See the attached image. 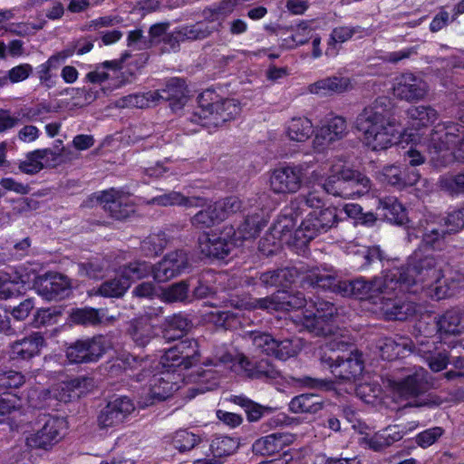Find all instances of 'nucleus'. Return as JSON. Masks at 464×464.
Wrapping results in <instances>:
<instances>
[{
    "mask_svg": "<svg viewBox=\"0 0 464 464\" xmlns=\"http://www.w3.org/2000/svg\"><path fill=\"white\" fill-rule=\"evenodd\" d=\"M157 95L158 93L154 92L140 94H130L117 100L115 102V106L119 108H148L156 104Z\"/></svg>",
    "mask_w": 464,
    "mask_h": 464,
    "instance_id": "43",
    "label": "nucleus"
},
{
    "mask_svg": "<svg viewBox=\"0 0 464 464\" xmlns=\"http://www.w3.org/2000/svg\"><path fill=\"white\" fill-rule=\"evenodd\" d=\"M343 198H350L367 193L371 188L370 179L359 171L343 169Z\"/></svg>",
    "mask_w": 464,
    "mask_h": 464,
    "instance_id": "30",
    "label": "nucleus"
},
{
    "mask_svg": "<svg viewBox=\"0 0 464 464\" xmlns=\"http://www.w3.org/2000/svg\"><path fill=\"white\" fill-rule=\"evenodd\" d=\"M439 331L446 334H459L464 332V314L459 309H450L437 322Z\"/></svg>",
    "mask_w": 464,
    "mask_h": 464,
    "instance_id": "35",
    "label": "nucleus"
},
{
    "mask_svg": "<svg viewBox=\"0 0 464 464\" xmlns=\"http://www.w3.org/2000/svg\"><path fill=\"white\" fill-rule=\"evenodd\" d=\"M132 401L126 397H117L100 411L97 416V425L100 430H108L121 425L134 411Z\"/></svg>",
    "mask_w": 464,
    "mask_h": 464,
    "instance_id": "14",
    "label": "nucleus"
},
{
    "mask_svg": "<svg viewBox=\"0 0 464 464\" xmlns=\"http://www.w3.org/2000/svg\"><path fill=\"white\" fill-rule=\"evenodd\" d=\"M245 337L252 343L255 351L285 361L296 354V346L291 339L276 340L271 334L262 332H246Z\"/></svg>",
    "mask_w": 464,
    "mask_h": 464,
    "instance_id": "12",
    "label": "nucleus"
},
{
    "mask_svg": "<svg viewBox=\"0 0 464 464\" xmlns=\"http://www.w3.org/2000/svg\"><path fill=\"white\" fill-rule=\"evenodd\" d=\"M189 285L187 281H179L164 288L160 299L168 304L189 303Z\"/></svg>",
    "mask_w": 464,
    "mask_h": 464,
    "instance_id": "44",
    "label": "nucleus"
},
{
    "mask_svg": "<svg viewBox=\"0 0 464 464\" xmlns=\"http://www.w3.org/2000/svg\"><path fill=\"white\" fill-rule=\"evenodd\" d=\"M240 441L237 438L228 436H217L210 444V450L215 457L219 459L234 454L239 448Z\"/></svg>",
    "mask_w": 464,
    "mask_h": 464,
    "instance_id": "45",
    "label": "nucleus"
},
{
    "mask_svg": "<svg viewBox=\"0 0 464 464\" xmlns=\"http://www.w3.org/2000/svg\"><path fill=\"white\" fill-rule=\"evenodd\" d=\"M347 134V124L343 117L329 120L316 132L313 140L314 148L323 151L336 140H342Z\"/></svg>",
    "mask_w": 464,
    "mask_h": 464,
    "instance_id": "20",
    "label": "nucleus"
},
{
    "mask_svg": "<svg viewBox=\"0 0 464 464\" xmlns=\"http://www.w3.org/2000/svg\"><path fill=\"white\" fill-rule=\"evenodd\" d=\"M294 441V436L289 433H272L257 439L252 445L256 455L270 456L282 450Z\"/></svg>",
    "mask_w": 464,
    "mask_h": 464,
    "instance_id": "24",
    "label": "nucleus"
},
{
    "mask_svg": "<svg viewBox=\"0 0 464 464\" xmlns=\"http://www.w3.org/2000/svg\"><path fill=\"white\" fill-rule=\"evenodd\" d=\"M130 286V282L121 275L119 277L103 282L97 289H93L94 295L104 297H121Z\"/></svg>",
    "mask_w": 464,
    "mask_h": 464,
    "instance_id": "41",
    "label": "nucleus"
},
{
    "mask_svg": "<svg viewBox=\"0 0 464 464\" xmlns=\"http://www.w3.org/2000/svg\"><path fill=\"white\" fill-rule=\"evenodd\" d=\"M214 205L221 221L228 218L230 215L239 211L242 207L241 201L237 197L226 198L222 201L217 202Z\"/></svg>",
    "mask_w": 464,
    "mask_h": 464,
    "instance_id": "56",
    "label": "nucleus"
},
{
    "mask_svg": "<svg viewBox=\"0 0 464 464\" xmlns=\"http://www.w3.org/2000/svg\"><path fill=\"white\" fill-rule=\"evenodd\" d=\"M98 199L102 208L115 219H125L134 213V206L129 196L113 188L103 191Z\"/></svg>",
    "mask_w": 464,
    "mask_h": 464,
    "instance_id": "19",
    "label": "nucleus"
},
{
    "mask_svg": "<svg viewBox=\"0 0 464 464\" xmlns=\"http://www.w3.org/2000/svg\"><path fill=\"white\" fill-rule=\"evenodd\" d=\"M151 316L147 313L130 323L128 333L137 346L145 347L156 337V329L150 323Z\"/></svg>",
    "mask_w": 464,
    "mask_h": 464,
    "instance_id": "27",
    "label": "nucleus"
},
{
    "mask_svg": "<svg viewBox=\"0 0 464 464\" xmlns=\"http://www.w3.org/2000/svg\"><path fill=\"white\" fill-rule=\"evenodd\" d=\"M378 210L390 222L403 224L407 219L406 210L395 197H384L378 200Z\"/></svg>",
    "mask_w": 464,
    "mask_h": 464,
    "instance_id": "34",
    "label": "nucleus"
},
{
    "mask_svg": "<svg viewBox=\"0 0 464 464\" xmlns=\"http://www.w3.org/2000/svg\"><path fill=\"white\" fill-rule=\"evenodd\" d=\"M338 223L337 209L326 208L314 210L295 229V237L300 244H306L321 233L327 232Z\"/></svg>",
    "mask_w": 464,
    "mask_h": 464,
    "instance_id": "9",
    "label": "nucleus"
},
{
    "mask_svg": "<svg viewBox=\"0 0 464 464\" xmlns=\"http://www.w3.org/2000/svg\"><path fill=\"white\" fill-rule=\"evenodd\" d=\"M237 5L235 0H223L219 3V5L213 9H208L205 11V14H208L207 18L211 21H217L220 17H225L227 14H231Z\"/></svg>",
    "mask_w": 464,
    "mask_h": 464,
    "instance_id": "60",
    "label": "nucleus"
},
{
    "mask_svg": "<svg viewBox=\"0 0 464 464\" xmlns=\"http://www.w3.org/2000/svg\"><path fill=\"white\" fill-rule=\"evenodd\" d=\"M44 284V289L49 293L50 298L63 297L70 290V280L62 274L48 275Z\"/></svg>",
    "mask_w": 464,
    "mask_h": 464,
    "instance_id": "46",
    "label": "nucleus"
},
{
    "mask_svg": "<svg viewBox=\"0 0 464 464\" xmlns=\"http://www.w3.org/2000/svg\"><path fill=\"white\" fill-rule=\"evenodd\" d=\"M39 422L42 427L25 437V445L31 450H50L62 439L61 431L64 420L58 417L44 415Z\"/></svg>",
    "mask_w": 464,
    "mask_h": 464,
    "instance_id": "10",
    "label": "nucleus"
},
{
    "mask_svg": "<svg viewBox=\"0 0 464 464\" xmlns=\"http://www.w3.org/2000/svg\"><path fill=\"white\" fill-rule=\"evenodd\" d=\"M109 266L105 258H93L77 265L79 275L92 279L102 277Z\"/></svg>",
    "mask_w": 464,
    "mask_h": 464,
    "instance_id": "47",
    "label": "nucleus"
},
{
    "mask_svg": "<svg viewBox=\"0 0 464 464\" xmlns=\"http://www.w3.org/2000/svg\"><path fill=\"white\" fill-rule=\"evenodd\" d=\"M24 376L14 370H0V391L16 389L24 383Z\"/></svg>",
    "mask_w": 464,
    "mask_h": 464,
    "instance_id": "54",
    "label": "nucleus"
},
{
    "mask_svg": "<svg viewBox=\"0 0 464 464\" xmlns=\"http://www.w3.org/2000/svg\"><path fill=\"white\" fill-rule=\"evenodd\" d=\"M120 275L130 282L148 277L150 275L154 276V266L147 261L135 260L121 266Z\"/></svg>",
    "mask_w": 464,
    "mask_h": 464,
    "instance_id": "42",
    "label": "nucleus"
},
{
    "mask_svg": "<svg viewBox=\"0 0 464 464\" xmlns=\"http://www.w3.org/2000/svg\"><path fill=\"white\" fill-rule=\"evenodd\" d=\"M176 376L170 373L169 370L166 372L154 374L150 380V403L161 401L172 395L174 392L179 390V386L175 381Z\"/></svg>",
    "mask_w": 464,
    "mask_h": 464,
    "instance_id": "25",
    "label": "nucleus"
},
{
    "mask_svg": "<svg viewBox=\"0 0 464 464\" xmlns=\"http://www.w3.org/2000/svg\"><path fill=\"white\" fill-rule=\"evenodd\" d=\"M400 293L402 292L397 289L380 297V311L388 320L404 321L416 313L415 303L399 295Z\"/></svg>",
    "mask_w": 464,
    "mask_h": 464,
    "instance_id": "16",
    "label": "nucleus"
},
{
    "mask_svg": "<svg viewBox=\"0 0 464 464\" xmlns=\"http://www.w3.org/2000/svg\"><path fill=\"white\" fill-rule=\"evenodd\" d=\"M326 193L335 197L343 198L344 181H343V169L338 172L337 175L330 176L325 182L322 185Z\"/></svg>",
    "mask_w": 464,
    "mask_h": 464,
    "instance_id": "59",
    "label": "nucleus"
},
{
    "mask_svg": "<svg viewBox=\"0 0 464 464\" xmlns=\"http://www.w3.org/2000/svg\"><path fill=\"white\" fill-rule=\"evenodd\" d=\"M444 433L440 427L428 429L416 437V443L421 448H427L435 443Z\"/></svg>",
    "mask_w": 464,
    "mask_h": 464,
    "instance_id": "61",
    "label": "nucleus"
},
{
    "mask_svg": "<svg viewBox=\"0 0 464 464\" xmlns=\"http://www.w3.org/2000/svg\"><path fill=\"white\" fill-rule=\"evenodd\" d=\"M154 92L158 93L157 102L160 100L169 102L173 111L180 110L187 102L185 82L179 78L170 79L164 89L154 91Z\"/></svg>",
    "mask_w": 464,
    "mask_h": 464,
    "instance_id": "26",
    "label": "nucleus"
},
{
    "mask_svg": "<svg viewBox=\"0 0 464 464\" xmlns=\"http://www.w3.org/2000/svg\"><path fill=\"white\" fill-rule=\"evenodd\" d=\"M44 344L43 334L39 332L33 333L10 345V356L14 360H29L39 354Z\"/></svg>",
    "mask_w": 464,
    "mask_h": 464,
    "instance_id": "22",
    "label": "nucleus"
},
{
    "mask_svg": "<svg viewBox=\"0 0 464 464\" xmlns=\"http://www.w3.org/2000/svg\"><path fill=\"white\" fill-rule=\"evenodd\" d=\"M443 227L448 234L456 233L464 227V206L454 210L442 219Z\"/></svg>",
    "mask_w": 464,
    "mask_h": 464,
    "instance_id": "57",
    "label": "nucleus"
},
{
    "mask_svg": "<svg viewBox=\"0 0 464 464\" xmlns=\"http://www.w3.org/2000/svg\"><path fill=\"white\" fill-rule=\"evenodd\" d=\"M149 204H154L163 207L169 206H183L186 208H198L206 205V199L201 197H185L179 192L172 191L168 194H163L153 198L149 201Z\"/></svg>",
    "mask_w": 464,
    "mask_h": 464,
    "instance_id": "31",
    "label": "nucleus"
},
{
    "mask_svg": "<svg viewBox=\"0 0 464 464\" xmlns=\"http://www.w3.org/2000/svg\"><path fill=\"white\" fill-rule=\"evenodd\" d=\"M360 32V27L340 26L333 30L329 41V45H334L337 43H344L351 39L353 35Z\"/></svg>",
    "mask_w": 464,
    "mask_h": 464,
    "instance_id": "63",
    "label": "nucleus"
},
{
    "mask_svg": "<svg viewBox=\"0 0 464 464\" xmlns=\"http://www.w3.org/2000/svg\"><path fill=\"white\" fill-rule=\"evenodd\" d=\"M66 92L72 96L73 104L82 107L91 104L98 98V91L85 88H72L66 90Z\"/></svg>",
    "mask_w": 464,
    "mask_h": 464,
    "instance_id": "55",
    "label": "nucleus"
},
{
    "mask_svg": "<svg viewBox=\"0 0 464 464\" xmlns=\"http://www.w3.org/2000/svg\"><path fill=\"white\" fill-rule=\"evenodd\" d=\"M199 361L198 344L196 340L185 339L168 349L160 358L164 368L188 369Z\"/></svg>",
    "mask_w": 464,
    "mask_h": 464,
    "instance_id": "13",
    "label": "nucleus"
},
{
    "mask_svg": "<svg viewBox=\"0 0 464 464\" xmlns=\"http://www.w3.org/2000/svg\"><path fill=\"white\" fill-rule=\"evenodd\" d=\"M409 123L418 130L432 124L438 119V112L430 106H411L406 111Z\"/></svg>",
    "mask_w": 464,
    "mask_h": 464,
    "instance_id": "37",
    "label": "nucleus"
},
{
    "mask_svg": "<svg viewBox=\"0 0 464 464\" xmlns=\"http://www.w3.org/2000/svg\"><path fill=\"white\" fill-rule=\"evenodd\" d=\"M214 92L207 91L198 98V108L192 121L210 128L221 126L223 123L236 119L241 111L240 103L234 99L214 101Z\"/></svg>",
    "mask_w": 464,
    "mask_h": 464,
    "instance_id": "5",
    "label": "nucleus"
},
{
    "mask_svg": "<svg viewBox=\"0 0 464 464\" xmlns=\"http://www.w3.org/2000/svg\"><path fill=\"white\" fill-rule=\"evenodd\" d=\"M229 401L245 409L247 420L250 422L259 420L266 409L243 395H233Z\"/></svg>",
    "mask_w": 464,
    "mask_h": 464,
    "instance_id": "50",
    "label": "nucleus"
},
{
    "mask_svg": "<svg viewBox=\"0 0 464 464\" xmlns=\"http://www.w3.org/2000/svg\"><path fill=\"white\" fill-rule=\"evenodd\" d=\"M296 272L293 268H280L262 273L259 276L261 284L266 287H285L294 282Z\"/></svg>",
    "mask_w": 464,
    "mask_h": 464,
    "instance_id": "38",
    "label": "nucleus"
},
{
    "mask_svg": "<svg viewBox=\"0 0 464 464\" xmlns=\"http://www.w3.org/2000/svg\"><path fill=\"white\" fill-rule=\"evenodd\" d=\"M295 221L292 218L284 216L280 218L271 227V236L274 239L277 238L279 242L291 245L295 241L299 242L295 237Z\"/></svg>",
    "mask_w": 464,
    "mask_h": 464,
    "instance_id": "39",
    "label": "nucleus"
},
{
    "mask_svg": "<svg viewBox=\"0 0 464 464\" xmlns=\"http://www.w3.org/2000/svg\"><path fill=\"white\" fill-rule=\"evenodd\" d=\"M440 183L441 188L450 193L464 192V172L455 176L441 178Z\"/></svg>",
    "mask_w": 464,
    "mask_h": 464,
    "instance_id": "62",
    "label": "nucleus"
},
{
    "mask_svg": "<svg viewBox=\"0 0 464 464\" xmlns=\"http://www.w3.org/2000/svg\"><path fill=\"white\" fill-rule=\"evenodd\" d=\"M200 441L201 439L199 436L186 430H178L172 439L174 448L177 449L179 452L191 450Z\"/></svg>",
    "mask_w": 464,
    "mask_h": 464,
    "instance_id": "52",
    "label": "nucleus"
},
{
    "mask_svg": "<svg viewBox=\"0 0 464 464\" xmlns=\"http://www.w3.org/2000/svg\"><path fill=\"white\" fill-rule=\"evenodd\" d=\"M305 164H293L275 169L269 179L270 188L276 194H294L303 186L306 176Z\"/></svg>",
    "mask_w": 464,
    "mask_h": 464,
    "instance_id": "11",
    "label": "nucleus"
},
{
    "mask_svg": "<svg viewBox=\"0 0 464 464\" xmlns=\"http://www.w3.org/2000/svg\"><path fill=\"white\" fill-rule=\"evenodd\" d=\"M66 357L72 363H86L99 360L105 353V339L102 335L77 340L66 348Z\"/></svg>",
    "mask_w": 464,
    "mask_h": 464,
    "instance_id": "15",
    "label": "nucleus"
},
{
    "mask_svg": "<svg viewBox=\"0 0 464 464\" xmlns=\"http://www.w3.org/2000/svg\"><path fill=\"white\" fill-rule=\"evenodd\" d=\"M103 314L101 310L92 307L72 309L70 313V320L75 324L96 325L102 322Z\"/></svg>",
    "mask_w": 464,
    "mask_h": 464,
    "instance_id": "48",
    "label": "nucleus"
},
{
    "mask_svg": "<svg viewBox=\"0 0 464 464\" xmlns=\"http://www.w3.org/2000/svg\"><path fill=\"white\" fill-rule=\"evenodd\" d=\"M389 276L401 292L427 291L428 295L437 299L452 296L464 289V275H455L442 285L438 260L432 255L423 256L420 251L414 252L407 266L390 270Z\"/></svg>",
    "mask_w": 464,
    "mask_h": 464,
    "instance_id": "1",
    "label": "nucleus"
},
{
    "mask_svg": "<svg viewBox=\"0 0 464 464\" xmlns=\"http://www.w3.org/2000/svg\"><path fill=\"white\" fill-rule=\"evenodd\" d=\"M313 124L307 118H293L287 125V136L290 140L304 142L313 134Z\"/></svg>",
    "mask_w": 464,
    "mask_h": 464,
    "instance_id": "40",
    "label": "nucleus"
},
{
    "mask_svg": "<svg viewBox=\"0 0 464 464\" xmlns=\"http://www.w3.org/2000/svg\"><path fill=\"white\" fill-rule=\"evenodd\" d=\"M221 222L215 205H208L205 209L199 210L192 218L191 223L198 228H208Z\"/></svg>",
    "mask_w": 464,
    "mask_h": 464,
    "instance_id": "51",
    "label": "nucleus"
},
{
    "mask_svg": "<svg viewBox=\"0 0 464 464\" xmlns=\"http://www.w3.org/2000/svg\"><path fill=\"white\" fill-rule=\"evenodd\" d=\"M378 348L382 357L391 361L397 358L401 350H411V341L403 336L384 337L380 340Z\"/></svg>",
    "mask_w": 464,
    "mask_h": 464,
    "instance_id": "36",
    "label": "nucleus"
},
{
    "mask_svg": "<svg viewBox=\"0 0 464 464\" xmlns=\"http://www.w3.org/2000/svg\"><path fill=\"white\" fill-rule=\"evenodd\" d=\"M449 359L450 357L447 352H434L425 362L432 372H440L447 368Z\"/></svg>",
    "mask_w": 464,
    "mask_h": 464,
    "instance_id": "64",
    "label": "nucleus"
},
{
    "mask_svg": "<svg viewBox=\"0 0 464 464\" xmlns=\"http://www.w3.org/2000/svg\"><path fill=\"white\" fill-rule=\"evenodd\" d=\"M404 371L402 378L390 382L394 395L401 399L416 401L428 391L440 388L438 379L421 366H414Z\"/></svg>",
    "mask_w": 464,
    "mask_h": 464,
    "instance_id": "6",
    "label": "nucleus"
},
{
    "mask_svg": "<svg viewBox=\"0 0 464 464\" xmlns=\"http://www.w3.org/2000/svg\"><path fill=\"white\" fill-rule=\"evenodd\" d=\"M225 229L221 234L204 233L198 237V247L200 252L208 256L218 259L225 258L230 252L231 247L236 244L234 237H227Z\"/></svg>",
    "mask_w": 464,
    "mask_h": 464,
    "instance_id": "17",
    "label": "nucleus"
},
{
    "mask_svg": "<svg viewBox=\"0 0 464 464\" xmlns=\"http://www.w3.org/2000/svg\"><path fill=\"white\" fill-rule=\"evenodd\" d=\"M278 304L277 306L279 310H293V309H300L304 307L306 304V299L304 295L301 292L296 293H286L282 292L278 293Z\"/></svg>",
    "mask_w": 464,
    "mask_h": 464,
    "instance_id": "53",
    "label": "nucleus"
},
{
    "mask_svg": "<svg viewBox=\"0 0 464 464\" xmlns=\"http://www.w3.org/2000/svg\"><path fill=\"white\" fill-rule=\"evenodd\" d=\"M428 92L427 83L412 73H403L398 79L394 86V93L397 97L407 102H414L423 99Z\"/></svg>",
    "mask_w": 464,
    "mask_h": 464,
    "instance_id": "21",
    "label": "nucleus"
},
{
    "mask_svg": "<svg viewBox=\"0 0 464 464\" xmlns=\"http://www.w3.org/2000/svg\"><path fill=\"white\" fill-rule=\"evenodd\" d=\"M319 359L327 366L335 378L342 381H354L361 376L364 364L354 347L349 334H341V339L326 342L319 349Z\"/></svg>",
    "mask_w": 464,
    "mask_h": 464,
    "instance_id": "3",
    "label": "nucleus"
},
{
    "mask_svg": "<svg viewBox=\"0 0 464 464\" xmlns=\"http://www.w3.org/2000/svg\"><path fill=\"white\" fill-rule=\"evenodd\" d=\"M463 128L449 121L438 123L432 129L427 143L430 162L437 168L445 167L453 160V150L459 147Z\"/></svg>",
    "mask_w": 464,
    "mask_h": 464,
    "instance_id": "4",
    "label": "nucleus"
},
{
    "mask_svg": "<svg viewBox=\"0 0 464 464\" xmlns=\"http://www.w3.org/2000/svg\"><path fill=\"white\" fill-rule=\"evenodd\" d=\"M351 88V81L347 77L332 76L316 81L308 86V91L319 96L342 93Z\"/></svg>",
    "mask_w": 464,
    "mask_h": 464,
    "instance_id": "29",
    "label": "nucleus"
},
{
    "mask_svg": "<svg viewBox=\"0 0 464 464\" xmlns=\"http://www.w3.org/2000/svg\"><path fill=\"white\" fill-rule=\"evenodd\" d=\"M320 396L314 393H303L294 397L289 402V411L293 413L315 414L323 409Z\"/></svg>",
    "mask_w": 464,
    "mask_h": 464,
    "instance_id": "33",
    "label": "nucleus"
},
{
    "mask_svg": "<svg viewBox=\"0 0 464 464\" xmlns=\"http://www.w3.org/2000/svg\"><path fill=\"white\" fill-rule=\"evenodd\" d=\"M44 169L38 150H34L26 155V159L19 163V169L25 174H36Z\"/></svg>",
    "mask_w": 464,
    "mask_h": 464,
    "instance_id": "58",
    "label": "nucleus"
},
{
    "mask_svg": "<svg viewBox=\"0 0 464 464\" xmlns=\"http://www.w3.org/2000/svg\"><path fill=\"white\" fill-rule=\"evenodd\" d=\"M188 266V258L184 251L170 252L154 265V279L158 282H167L180 275Z\"/></svg>",
    "mask_w": 464,
    "mask_h": 464,
    "instance_id": "18",
    "label": "nucleus"
},
{
    "mask_svg": "<svg viewBox=\"0 0 464 464\" xmlns=\"http://www.w3.org/2000/svg\"><path fill=\"white\" fill-rule=\"evenodd\" d=\"M168 239L164 232L149 235L140 245L141 251L146 256H156L163 252L167 246Z\"/></svg>",
    "mask_w": 464,
    "mask_h": 464,
    "instance_id": "49",
    "label": "nucleus"
},
{
    "mask_svg": "<svg viewBox=\"0 0 464 464\" xmlns=\"http://www.w3.org/2000/svg\"><path fill=\"white\" fill-rule=\"evenodd\" d=\"M393 117V105L385 96L378 97L357 115L354 128L363 142L372 150H382L392 146L399 131Z\"/></svg>",
    "mask_w": 464,
    "mask_h": 464,
    "instance_id": "2",
    "label": "nucleus"
},
{
    "mask_svg": "<svg viewBox=\"0 0 464 464\" xmlns=\"http://www.w3.org/2000/svg\"><path fill=\"white\" fill-rule=\"evenodd\" d=\"M314 312L304 315V326L314 336H323L330 338L329 341L338 338L341 339V334H349L347 330L342 329L335 324L338 317V309L334 304L318 299L314 302Z\"/></svg>",
    "mask_w": 464,
    "mask_h": 464,
    "instance_id": "7",
    "label": "nucleus"
},
{
    "mask_svg": "<svg viewBox=\"0 0 464 464\" xmlns=\"http://www.w3.org/2000/svg\"><path fill=\"white\" fill-rule=\"evenodd\" d=\"M92 384V380L87 377H78L71 380L68 382L62 383L57 388L53 389L49 393L58 401L67 402L72 400V397L79 396L83 391L82 389H87L88 386Z\"/></svg>",
    "mask_w": 464,
    "mask_h": 464,
    "instance_id": "32",
    "label": "nucleus"
},
{
    "mask_svg": "<svg viewBox=\"0 0 464 464\" xmlns=\"http://www.w3.org/2000/svg\"><path fill=\"white\" fill-rule=\"evenodd\" d=\"M390 271L382 276H376L372 279L358 277L353 280H345L341 285V295L354 297L361 300L378 299L383 295H390L397 290V283L392 282L390 278Z\"/></svg>",
    "mask_w": 464,
    "mask_h": 464,
    "instance_id": "8",
    "label": "nucleus"
},
{
    "mask_svg": "<svg viewBox=\"0 0 464 464\" xmlns=\"http://www.w3.org/2000/svg\"><path fill=\"white\" fill-rule=\"evenodd\" d=\"M266 219L263 211L247 215L244 222L235 231L232 227H226L225 231L227 237L233 236L235 242L247 240L257 237L261 229L266 225Z\"/></svg>",
    "mask_w": 464,
    "mask_h": 464,
    "instance_id": "23",
    "label": "nucleus"
},
{
    "mask_svg": "<svg viewBox=\"0 0 464 464\" xmlns=\"http://www.w3.org/2000/svg\"><path fill=\"white\" fill-rule=\"evenodd\" d=\"M305 280L311 285L341 295V285L343 281L338 280L337 275L333 269L314 267L308 271Z\"/></svg>",
    "mask_w": 464,
    "mask_h": 464,
    "instance_id": "28",
    "label": "nucleus"
}]
</instances>
